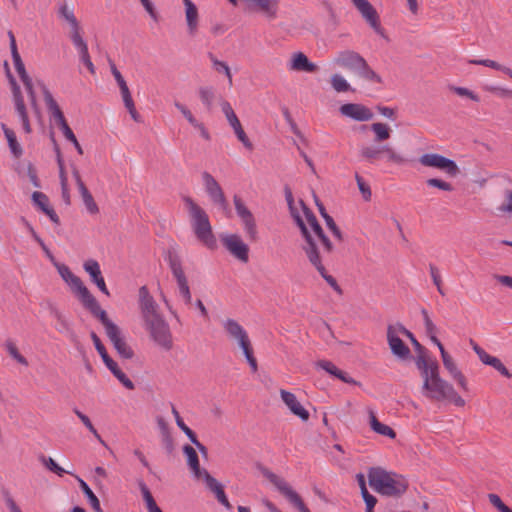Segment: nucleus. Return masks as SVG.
Instances as JSON below:
<instances>
[{
	"label": "nucleus",
	"mask_w": 512,
	"mask_h": 512,
	"mask_svg": "<svg viewBox=\"0 0 512 512\" xmlns=\"http://www.w3.org/2000/svg\"><path fill=\"white\" fill-rule=\"evenodd\" d=\"M423 379L422 394L432 401H450L457 407H463L465 400L456 392L452 384L440 377L439 364L426 356H419L415 361Z\"/></svg>",
	"instance_id": "1"
},
{
	"label": "nucleus",
	"mask_w": 512,
	"mask_h": 512,
	"mask_svg": "<svg viewBox=\"0 0 512 512\" xmlns=\"http://www.w3.org/2000/svg\"><path fill=\"white\" fill-rule=\"evenodd\" d=\"M294 221L296 225L299 227L301 235L304 239V243L302 245V250L304 251L309 263L318 271L321 277L327 282V284L338 294H342V289L337 283L336 279L328 274L323 259L320 253L319 245L311 231L306 226L302 217L299 215H294Z\"/></svg>",
	"instance_id": "2"
},
{
	"label": "nucleus",
	"mask_w": 512,
	"mask_h": 512,
	"mask_svg": "<svg viewBox=\"0 0 512 512\" xmlns=\"http://www.w3.org/2000/svg\"><path fill=\"white\" fill-rule=\"evenodd\" d=\"M368 482L377 493L396 498L405 494L409 487L408 480L404 476L386 471L381 467L369 469Z\"/></svg>",
	"instance_id": "3"
},
{
	"label": "nucleus",
	"mask_w": 512,
	"mask_h": 512,
	"mask_svg": "<svg viewBox=\"0 0 512 512\" xmlns=\"http://www.w3.org/2000/svg\"><path fill=\"white\" fill-rule=\"evenodd\" d=\"M183 202L188 210L191 227L196 238L207 248L214 249L216 238L208 214L189 196H184Z\"/></svg>",
	"instance_id": "4"
},
{
	"label": "nucleus",
	"mask_w": 512,
	"mask_h": 512,
	"mask_svg": "<svg viewBox=\"0 0 512 512\" xmlns=\"http://www.w3.org/2000/svg\"><path fill=\"white\" fill-rule=\"evenodd\" d=\"M333 63L341 68L347 69L366 81L382 83V78L367 63V61L356 51H340L333 59Z\"/></svg>",
	"instance_id": "5"
},
{
	"label": "nucleus",
	"mask_w": 512,
	"mask_h": 512,
	"mask_svg": "<svg viewBox=\"0 0 512 512\" xmlns=\"http://www.w3.org/2000/svg\"><path fill=\"white\" fill-rule=\"evenodd\" d=\"M61 278L71 286L73 292L78 296L83 307L90 313L98 310L100 305L97 299L91 294L88 288L83 284L82 280L72 273L70 268L65 264L54 262Z\"/></svg>",
	"instance_id": "6"
},
{
	"label": "nucleus",
	"mask_w": 512,
	"mask_h": 512,
	"mask_svg": "<svg viewBox=\"0 0 512 512\" xmlns=\"http://www.w3.org/2000/svg\"><path fill=\"white\" fill-rule=\"evenodd\" d=\"M95 318L99 319L105 328V332L117 353L124 359H131L134 356L133 349L126 343L125 339L121 336L120 328L113 323L105 310L99 307L91 313Z\"/></svg>",
	"instance_id": "7"
},
{
	"label": "nucleus",
	"mask_w": 512,
	"mask_h": 512,
	"mask_svg": "<svg viewBox=\"0 0 512 512\" xmlns=\"http://www.w3.org/2000/svg\"><path fill=\"white\" fill-rule=\"evenodd\" d=\"M58 16L64 19L70 25L69 37L79 52L80 59L89 56L87 43L84 41L81 35V26L79 21L74 15L73 9H71L67 3H63L58 8Z\"/></svg>",
	"instance_id": "8"
},
{
	"label": "nucleus",
	"mask_w": 512,
	"mask_h": 512,
	"mask_svg": "<svg viewBox=\"0 0 512 512\" xmlns=\"http://www.w3.org/2000/svg\"><path fill=\"white\" fill-rule=\"evenodd\" d=\"M144 328L157 346L165 351H170L173 348V336L169 324L163 316L145 322Z\"/></svg>",
	"instance_id": "9"
},
{
	"label": "nucleus",
	"mask_w": 512,
	"mask_h": 512,
	"mask_svg": "<svg viewBox=\"0 0 512 512\" xmlns=\"http://www.w3.org/2000/svg\"><path fill=\"white\" fill-rule=\"evenodd\" d=\"M173 277L175 278L178 286L179 293L187 305L192 302V296L188 285V280L185 275L182 261L176 252L169 251L166 257Z\"/></svg>",
	"instance_id": "10"
},
{
	"label": "nucleus",
	"mask_w": 512,
	"mask_h": 512,
	"mask_svg": "<svg viewBox=\"0 0 512 512\" xmlns=\"http://www.w3.org/2000/svg\"><path fill=\"white\" fill-rule=\"evenodd\" d=\"M300 203L303 208L305 218H306L309 226L311 227V230H312L311 233L315 237L317 243L320 242L322 245L323 255H321V256H322V259L324 260V258L328 257L330 254H332L334 252V250H335L334 244L332 243L330 238L325 234L323 228L319 224L313 211L309 207H307L306 204L302 200L300 201Z\"/></svg>",
	"instance_id": "11"
},
{
	"label": "nucleus",
	"mask_w": 512,
	"mask_h": 512,
	"mask_svg": "<svg viewBox=\"0 0 512 512\" xmlns=\"http://www.w3.org/2000/svg\"><path fill=\"white\" fill-rule=\"evenodd\" d=\"M90 337L94 343V346L101 356L103 362L106 367L111 371V373L119 380L120 383L123 384L129 390L134 389V383L126 376V374L118 367L117 363L108 355L105 346L101 342L100 338L95 332L90 333Z\"/></svg>",
	"instance_id": "12"
},
{
	"label": "nucleus",
	"mask_w": 512,
	"mask_h": 512,
	"mask_svg": "<svg viewBox=\"0 0 512 512\" xmlns=\"http://www.w3.org/2000/svg\"><path fill=\"white\" fill-rule=\"evenodd\" d=\"M266 477L278 489V491L295 507L299 512H310L300 495L278 475L267 472Z\"/></svg>",
	"instance_id": "13"
},
{
	"label": "nucleus",
	"mask_w": 512,
	"mask_h": 512,
	"mask_svg": "<svg viewBox=\"0 0 512 512\" xmlns=\"http://www.w3.org/2000/svg\"><path fill=\"white\" fill-rule=\"evenodd\" d=\"M421 165L433 167L446 172L451 177H456L460 169L455 161L436 153H426L419 158Z\"/></svg>",
	"instance_id": "14"
},
{
	"label": "nucleus",
	"mask_w": 512,
	"mask_h": 512,
	"mask_svg": "<svg viewBox=\"0 0 512 512\" xmlns=\"http://www.w3.org/2000/svg\"><path fill=\"white\" fill-rule=\"evenodd\" d=\"M202 180L205 187V191L210 197L211 201L218 205L223 212L228 213L229 210V203L225 197V194L219 185V183L216 181V179L207 171H204L202 173Z\"/></svg>",
	"instance_id": "15"
},
{
	"label": "nucleus",
	"mask_w": 512,
	"mask_h": 512,
	"mask_svg": "<svg viewBox=\"0 0 512 512\" xmlns=\"http://www.w3.org/2000/svg\"><path fill=\"white\" fill-rule=\"evenodd\" d=\"M233 201L237 215L242 220L248 239L252 242H256L258 240V231L252 212L246 207L243 200L238 195H234Z\"/></svg>",
	"instance_id": "16"
},
{
	"label": "nucleus",
	"mask_w": 512,
	"mask_h": 512,
	"mask_svg": "<svg viewBox=\"0 0 512 512\" xmlns=\"http://www.w3.org/2000/svg\"><path fill=\"white\" fill-rule=\"evenodd\" d=\"M401 334L398 331L397 325H388L387 327V342L391 353L400 361H407L412 358L410 348L399 337Z\"/></svg>",
	"instance_id": "17"
},
{
	"label": "nucleus",
	"mask_w": 512,
	"mask_h": 512,
	"mask_svg": "<svg viewBox=\"0 0 512 512\" xmlns=\"http://www.w3.org/2000/svg\"><path fill=\"white\" fill-rule=\"evenodd\" d=\"M223 327L226 333L238 342L244 356L254 353L247 332L236 320L230 318L225 320L223 322Z\"/></svg>",
	"instance_id": "18"
},
{
	"label": "nucleus",
	"mask_w": 512,
	"mask_h": 512,
	"mask_svg": "<svg viewBox=\"0 0 512 512\" xmlns=\"http://www.w3.org/2000/svg\"><path fill=\"white\" fill-rule=\"evenodd\" d=\"M138 296L139 308L144 323L162 316L158 312V304L150 294L147 286L144 285L139 288Z\"/></svg>",
	"instance_id": "19"
},
{
	"label": "nucleus",
	"mask_w": 512,
	"mask_h": 512,
	"mask_svg": "<svg viewBox=\"0 0 512 512\" xmlns=\"http://www.w3.org/2000/svg\"><path fill=\"white\" fill-rule=\"evenodd\" d=\"M365 21L379 35L384 36L377 10L368 0H351Z\"/></svg>",
	"instance_id": "20"
},
{
	"label": "nucleus",
	"mask_w": 512,
	"mask_h": 512,
	"mask_svg": "<svg viewBox=\"0 0 512 512\" xmlns=\"http://www.w3.org/2000/svg\"><path fill=\"white\" fill-rule=\"evenodd\" d=\"M223 246L238 260L247 263L249 260V247L237 234L222 237Z\"/></svg>",
	"instance_id": "21"
},
{
	"label": "nucleus",
	"mask_w": 512,
	"mask_h": 512,
	"mask_svg": "<svg viewBox=\"0 0 512 512\" xmlns=\"http://www.w3.org/2000/svg\"><path fill=\"white\" fill-rule=\"evenodd\" d=\"M43 95L50 115V120L53 121V123L58 126V128H70L58 103L55 101L50 91L44 85Z\"/></svg>",
	"instance_id": "22"
},
{
	"label": "nucleus",
	"mask_w": 512,
	"mask_h": 512,
	"mask_svg": "<svg viewBox=\"0 0 512 512\" xmlns=\"http://www.w3.org/2000/svg\"><path fill=\"white\" fill-rule=\"evenodd\" d=\"M439 351L445 369L449 372L450 376L456 381V383L464 390L468 391V383L466 377L458 369L456 363L452 357L447 353L444 346L439 344Z\"/></svg>",
	"instance_id": "23"
},
{
	"label": "nucleus",
	"mask_w": 512,
	"mask_h": 512,
	"mask_svg": "<svg viewBox=\"0 0 512 512\" xmlns=\"http://www.w3.org/2000/svg\"><path fill=\"white\" fill-rule=\"evenodd\" d=\"M342 115L356 121H369L373 118V113L369 108L358 103H347L340 107Z\"/></svg>",
	"instance_id": "24"
},
{
	"label": "nucleus",
	"mask_w": 512,
	"mask_h": 512,
	"mask_svg": "<svg viewBox=\"0 0 512 512\" xmlns=\"http://www.w3.org/2000/svg\"><path fill=\"white\" fill-rule=\"evenodd\" d=\"M83 267L84 270L89 274L91 281L96 284L99 290L105 295L109 296L110 293L102 276L99 263L96 260L89 259L85 261Z\"/></svg>",
	"instance_id": "25"
},
{
	"label": "nucleus",
	"mask_w": 512,
	"mask_h": 512,
	"mask_svg": "<svg viewBox=\"0 0 512 512\" xmlns=\"http://www.w3.org/2000/svg\"><path fill=\"white\" fill-rule=\"evenodd\" d=\"M280 395L285 405L294 415L298 416L303 421L309 419V412L299 403L293 393L282 389L280 390Z\"/></svg>",
	"instance_id": "26"
},
{
	"label": "nucleus",
	"mask_w": 512,
	"mask_h": 512,
	"mask_svg": "<svg viewBox=\"0 0 512 512\" xmlns=\"http://www.w3.org/2000/svg\"><path fill=\"white\" fill-rule=\"evenodd\" d=\"M290 69L294 71H303L309 73H315L319 70V67L311 62L303 52L294 53L291 62Z\"/></svg>",
	"instance_id": "27"
},
{
	"label": "nucleus",
	"mask_w": 512,
	"mask_h": 512,
	"mask_svg": "<svg viewBox=\"0 0 512 512\" xmlns=\"http://www.w3.org/2000/svg\"><path fill=\"white\" fill-rule=\"evenodd\" d=\"M11 84L13 85V96L15 100V108L22 121L23 128H30L29 118L26 112L23 97L20 92L19 86L16 84L15 79L9 74Z\"/></svg>",
	"instance_id": "28"
},
{
	"label": "nucleus",
	"mask_w": 512,
	"mask_h": 512,
	"mask_svg": "<svg viewBox=\"0 0 512 512\" xmlns=\"http://www.w3.org/2000/svg\"><path fill=\"white\" fill-rule=\"evenodd\" d=\"M252 10L263 13L268 18H275L278 9L277 0H250L247 4Z\"/></svg>",
	"instance_id": "29"
},
{
	"label": "nucleus",
	"mask_w": 512,
	"mask_h": 512,
	"mask_svg": "<svg viewBox=\"0 0 512 512\" xmlns=\"http://www.w3.org/2000/svg\"><path fill=\"white\" fill-rule=\"evenodd\" d=\"M49 312L52 317H54L58 323L57 330L61 333H67L71 337H74L75 334L71 328L70 323L63 315V313L53 304L49 305Z\"/></svg>",
	"instance_id": "30"
},
{
	"label": "nucleus",
	"mask_w": 512,
	"mask_h": 512,
	"mask_svg": "<svg viewBox=\"0 0 512 512\" xmlns=\"http://www.w3.org/2000/svg\"><path fill=\"white\" fill-rule=\"evenodd\" d=\"M185 5L186 21L191 35H194L198 26V10L191 0H183Z\"/></svg>",
	"instance_id": "31"
},
{
	"label": "nucleus",
	"mask_w": 512,
	"mask_h": 512,
	"mask_svg": "<svg viewBox=\"0 0 512 512\" xmlns=\"http://www.w3.org/2000/svg\"><path fill=\"white\" fill-rule=\"evenodd\" d=\"M109 65H110L111 73L114 76V78L119 86L123 101H127L129 103L131 93H130L129 87H128L124 77L122 76L120 71L117 69L113 60L109 59Z\"/></svg>",
	"instance_id": "32"
},
{
	"label": "nucleus",
	"mask_w": 512,
	"mask_h": 512,
	"mask_svg": "<svg viewBox=\"0 0 512 512\" xmlns=\"http://www.w3.org/2000/svg\"><path fill=\"white\" fill-rule=\"evenodd\" d=\"M369 419H370V427L375 433L389 437L391 439H394L396 437V432L388 425L381 423L377 419V417L375 416L373 411H370Z\"/></svg>",
	"instance_id": "33"
},
{
	"label": "nucleus",
	"mask_w": 512,
	"mask_h": 512,
	"mask_svg": "<svg viewBox=\"0 0 512 512\" xmlns=\"http://www.w3.org/2000/svg\"><path fill=\"white\" fill-rule=\"evenodd\" d=\"M183 452L187 456L188 465L192 469L195 477H202L203 470L200 468L199 458L196 450L190 445H185L183 447Z\"/></svg>",
	"instance_id": "34"
},
{
	"label": "nucleus",
	"mask_w": 512,
	"mask_h": 512,
	"mask_svg": "<svg viewBox=\"0 0 512 512\" xmlns=\"http://www.w3.org/2000/svg\"><path fill=\"white\" fill-rule=\"evenodd\" d=\"M77 480L79 482V487H80L81 491L87 497L92 509L95 512H103L99 499L94 494V492L91 490V488L87 485V483L79 477H77Z\"/></svg>",
	"instance_id": "35"
},
{
	"label": "nucleus",
	"mask_w": 512,
	"mask_h": 512,
	"mask_svg": "<svg viewBox=\"0 0 512 512\" xmlns=\"http://www.w3.org/2000/svg\"><path fill=\"white\" fill-rule=\"evenodd\" d=\"M421 314L423 316L426 333L429 335L430 340L435 345H437V347L439 348V344H442V343L440 342V340L436 336L437 328H436L435 324L430 319L429 314H428L426 309H422L421 310Z\"/></svg>",
	"instance_id": "36"
},
{
	"label": "nucleus",
	"mask_w": 512,
	"mask_h": 512,
	"mask_svg": "<svg viewBox=\"0 0 512 512\" xmlns=\"http://www.w3.org/2000/svg\"><path fill=\"white\" fill-rule=\"evenodd\" d=\"M138 486L142 493L143 499L146 502L148 512H155L157 509H159L147 485L142 480H140L138 481Z\"/></svg>",
	"instance_id": "37"
},
{
	"label": "nucleus",
	"mask_w": 512,
	"mask_h": 512,
	"mask_svg": "<svg viewBox=\"0 0 512 512\" xmlns=\"http://www.w3.org/2000/svg\"><path fill=\"white\" fill-rule=\"evenodd\" d=\"M330 83L332 88L337 93H343L348 91H353L350 84L346 81V79L340 74H333L330 78Z\"/></svg>",
	"instance_id": "38"
},
{
	"label": "nucleus",
	"mask_w": 512,
	"mask_h": 512,
	"mask_svg": "<svg viewBox=\"0 0 512 512\" xmlns=\"http://www.w3.org/2000/svg\"><path fill=\"white\" fill-rule=\"evenodd\" d=\"M80 195L82 197L83 203L90 214H97L99 212V208L97 203L95 202L92 194L89 192L87 187H83L79 190Z\"/></svg>",
	"instance_id": "39"
},
{
	"label": "nucleus",
	"mask_w": 512,
	"mask_h": 512,
	"mask_svg": "<svg viewBox=\"0 0 512 512\" xmlns=\"http://www.w3.org/2000/svg\"><path fill=\"white\" fill-rule=\"evenodd\" d=\"M221 108L231 128H242L241 123L229 102L222 101Z\"/></svg>",
	"instance_id": "40"
},
{
	"label": "nucleus",
	"mask_w": 512,
	"mask_h": 512,
	"mask_svg": "<svg viewBox=\"0 0 512 512\" xmlns=\"http://www.w3.org/2000/svg\"><path fill=\"white\" fill-rule=\"evenodd\" d=\"M375 147H376V150L379 151V157L382 154H385L389 161H392L397 164H401L404 162V158L400 154L396 153L395 150L390 145L385 144V145H379V146H375Z\"/></svg>",
	"instance_id": "41"
},
{
	"label": "nucleus",
	"mask_w": 512,
	"mask_h": 512,
	"mask_svg": "<svg viewBox=\"0 0 512 512\" xmlns=\"http://www.w3.org/2000/svg\"><path fill=\"white\" fill-rule=\"evenodd\" d=\"M5 136L8 141L9 148L14 155V157L19 158L23 154V150L20 144L17 141V137L15 135L14 130H4Z\"/></svg>",
	"instance_id": "42"
},
{
	"label": "nucleus",
	"mask_w": 512,
	"mask_h": 512,
	"mask_svg": "<svg viewBox=\"0 0 512 512\" xmlns=\"http://www.w3.org/2000/svg\"><path fill=\"white\" fill-rule=\"evenodd\" d=\"M73 412L77 415V417L80 419V421L83 423V425L93 434V436L102 444H105L104 440L98 433V431L95 429L94 425L92 424L91 420L87 415L82 413L78 408H74Z\"/></svg>",
	"instance_id": "43"
},
{
	"label": "nucleus",
	"mask_w": 512,
	"mask_h": 512,
	"mask_svg": "<svg viewBox=\"0 0 512 512\" xmlns=\"http://www.w3.org/2000/svg\"><path fill=\"white\" fill-rule=\"evenodd\" d=\"M21 81L23 82L24 84V87L31 99V102L33 104H35V92H34V89H33V83H32V79L29 77L28 73L26 72V69L25 67L21 68V69H18L16 70Z\"/></svg>",
	"instance_id": "44"
},
{
	"label": "nucleus",
	"mask_w": 512,
	"mask_h": 512,
	"mask_svg": "<svg viewBox=\"0 0 512 512\" xmlns=\"http://www.w3.org/2000/svg\"><path fill=\"white\" fill-rule=\"evenodd\" d=\"M5 347H6L8 354L19 364L24 365V366L29 365L27 359L19 353L18 348L16 347V345L13 341L7 340L5 343Z\"/></svg>",
	"instance_id": "45"
},
{
	"label": "nucleus",
	"mask_w": 512,
	"mask_h": 512,
	"mask_svg": "<svg viewBox=\"0 0 512 512\" xmlns=\"http://www.w3.org/2000/svg\"><path fill=\"white\" fill-rule=\"evenodd\" d=\"M199 97L206 108L210 110L215 99V91L212 87H201L199 89Z\"/></svg>",
	"instance_id": "46"
},
{
	"label": "nucleus",
	"mask_w": 512,
	"mask_h": 512,
	"mask_svg": "<svg viewBox=\"0 0 512 512\" xmlns=\"http://www.w3.org/2000/svg\"><path fill=\"white\" fill-rule=\"evenodd\" d=\"M39 460L42 464L51 472L62 476L64 473H67L62 467H60L53 458L46 457L45 455H40Z\"/></svg>",
	"instance_id": "47"
},
{
	"label": "nucleus",
	"mask_w": 512,
	"mask_h": 512,
	"mask_svg": "<svg viewBox=\"0 0 512 512\" xmlns=\"http://www.w3.org/2000/svg\"><path fill=\"white\" fill-rule=\"evenodd\" d=\"M172 414L175 417L177 426L183 431V433L189 438V440L194 438L196 434L184 423L183 419L181 418L178 410L175 408L174 405H172Z\"/></svg>",
	"instance_id": "48"
},
{
	"label": "nucleus",
	"mask_w": 512,
	"mask_h": 512,
	"mask_svg": "<svg viewBox=\"0 0 512 512\" xmlns=\"http://www.w3.org/2000/svg\"><path fill=\"white\" fill-rule=\"evenodd\" d=\"M398 331L410 339L411 343L414 345V347L419 351V356H425L423 352L425 351V348L417 341V339L414 337L413 333L406 329L401 323H398Z\"/></svg>",
	"instance_id": "49"
},
{
	"label": "nucleus",
	"mask_w": 512,
	"mask_h": 512,
	"mask_svg": "<svg viewBox=\"0 0 512 512\" xmlns=\"http://www.w3.org/2000/svg\"><path fill=\"white\" fill-rule=\"evenodd\" d=\"M32 201L42 212H44V209H47L49 207V198L46 194L42 192H33Z\"/></svg>",
	"instance_id": "50"
},
{
	"label": "nucleus",
	"mask_w": 512,
	"mask_h": 512,
	"mask_svg": "<svg viewBox=\"0 0 512 512\" xmlns=\"http://www.w3.org/2000/svg\"><path fill=\"white\" fill-rule=\"evenodd\" d=\"M355 180L357 182V186L364 198L365 201H370L372 192L370 186L364 181V179L358 174H355Z\"/></svg>",
	"instance_id": "51"
},
{
	"label": "nucleus",
	"mask_w": 512,
	"mask_h": 512,
	"mask_svg": "<svg viewBox=\"0 0 512 512\" xmlns=\"http://www.w3.org/2000/svg\"><path fill=\"white\" fill-rule=\"evenodd\" d=\"M210 58L213 62L214 68L218 72H223L227 76L229 83L232 84V74L227 63L216 59L212 54H210Z\"/></svg>",
	"instance_id": "52"
},
{
	"label": "nucleus",
	"mask_w": 512,
	"mask_h": 512,
	"mask_svg": "<svg viewBox=\"0 0 512 512\" xmlns=\"http://www.w3.org/2000/svg\"><path fill=\"white\" fill-rule=\"evenodd\" d=\"M202 476L204 477L207 487L213 493L216 494L218 491L223 489V486L213 476H211L207 470L203 469Z\"/></svg>",
	"instance_id": "53"
},
{
	"label": "nucleus",
	"mask_w": 512,
	"mask_h": 512,
	"mask_svg": "<svg viewBox=\"0 0 512 512\" xmlns=\"http://www.w3.org/2000/svg\"><path fill=\"white\" fill-rule=\"evenodd\" d=\"M325 223H326V226L328 227V229L331 231V233L333 234V236L339 241V242H343L344 240V236H343V233L342 231L340 230V228L337 226V224L335 223L334 219L331 217V216H327L325 217Z\"/></svg>",
	"instance_id": "54"
},
{
	"label": "nucleus",
	"mask_w": 512,
	"mask_h": 512,
	"mask_svg": "<svg viewBox=\"0 0 512 512\" xmlns=\"http://www.w3.org/2000/svg\"><path fill=\"white\" fill-rule=\"evenodd\" d=\"M426 184L430 187H435L443 191H452L454 188L453 186L444 180L438 179V178H429L426 180Z\"/></svg>",
	"instance_id": "55"
},
{
	"label": "nucleus",
	"mask_w": 512,
	"mask_h": 512,
	"mask_svg": "<svg viewBox=\"0 0 512 512\" xmlns=\"http://www.w3.org/2000/svg\"><path fill=\"white\" fill-rule=\"evenodd\" d=\"M360 154L363 158L367 159L370 162H373L379 159V151L376 150L375 146H364L360 150Z\"/></svg>",
	"instance_id": "56"
},
{
	"label": "nucleus",
	"mask_w": 512,
	"mask_h": 512,
	"mask_svg": "<svg viewBox=\"0 0 512 512\" xmlns=\"http://www.w3.org/2000/svg\"><path fill=\"white\" fill-rule=\"evenodd\" d=\"M429 270H430L431 278L433 280L434 285L437 287L438 292L443 296L444 291L442 289V279L439 274L438 268L435 265L430 264Z\"/></svg>",
	"instance_id": "57"
},
{
	"label": "nucleus",
	"mask_w": 512,
	"mask_h": 512,
	"mask_svg": "<svg viewBox=\"0 0 512 512\" xmlns=\"http://www.w3.org/2000/svg\"><path fill=\"white\" fill-rule=\"evenodd\" d=\"M489 502L497 508L500 512H512V509H510L506 504L503 503L501 498L497 494H489L488 495Z\"/></svg>",
	"instance_id": "58"
},
{
	"label": "nucleus",
	"mask_w": 512,
	"mask_h": 512,
	"mask_svg": "<svg viewBox=\"0 0 512 512\" xmlns=\"http://www.w3.org/2000/svg\"><path fill=\"white\" fill-rule=\"evenodd\" d=\"M176 108L181 112V114L187 119L188 123L191 126L197 127L198 123L191 111L183 104L176 102L175 103Z\"/></svg>",
	"instance_id": "59"
},
{
	"label": "nucleus",
	"mask_w": 512,
	"mask_h": 512,
	"mask_svg": "<svg viewBox=\"0 0 512 512\" xmlns=\"http://www.w3.org/2000/svg\"><path fill=\"white\" fill-rule=\"evenodd\" d=\"M469 64H473V65H482V66H486V67H489V68H492V69H495V70H498V71H501L503 65H501L500 63L494 61V60H490V59H482V60H477V59H470L468 61Z\"/></svg>",
	"instance_id": "60"
},
{
	"label": "nucleus",
	"mask_w": 512,
	"mask_h": 512,
	"mask_svg": "<svg viewBox=\"0 0 512 512\" xmlns=\"http://www.w3.org/2000/svg\"><path fill=\"white\" fill-rule=\"evenodd\" d=\"M488 365L492 366L502 376H504L506 378L512 377V374L509 372V370L505 367V365L501 362V360L499 358L494 357Z\"/></svg>",
	"instance_id": "61"
},
{
	"label": "nucleus",
	"mask_w": 512,
	"mask_h": 512,
	"mask_svg": "<svg viewBox=\"0 0 512 512\" xmlns=\"http://www.w3.org/2000/svg\"><path fill=\"white\" fill-rule=\"evenodd\" d=\"M316 365L334 377H337V374L341 371L331 361L328 360H320Z\"/></svg>",
	"instance_id": "62"
},
{
	"label": "nucleus",
	"mask_w": 512,
	"mask_h": 512,
	"mask_svg": "<svg viewBox=\"0 0 512 512\" xmlns=\"http://www.w3.org/2000/svg\"><path fill=\"white\" fill-rule=\"evenodd\" d=\"M27 176L34 187H36V188L41 187V183H40V180L37 175V170L34 167V165L31 163H29L27 166Z\"/></svg>",
	"instance_id": "63"
},
{
	"label": "nucleus",
	"mask_w": 512,
	"mask_h": 512,
	"mask_svg": "<svg viewBox=\"0 0 512 512\" xmlns=\"http://www.w3.org/2000/svg\"><path fill=\"white\" fill-rule=\"evenodd\" d=\"M3 497L6 503L7 508L10 512H22L21 509L18 507L12 496L10 495L9 491L3 490Z\"/></svg>",
	"instance_id": "64"
}]
</instances>
